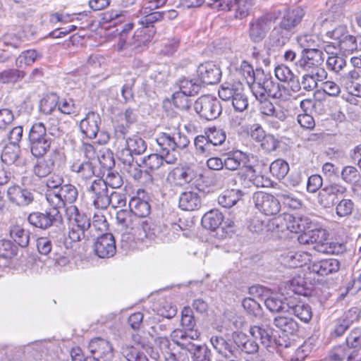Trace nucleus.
Listing matches in <instances>:
<instances>
[{"label": "nucleus", "instance_id": "1", "mask_svg": "<svg viewBox=\"0 0 361 361\" xmlns=\"http://www.w3.org/2000/svg\"><path fill=\"white\" fill-rule=\"evenodd\" d=\"M65 218L68 222V237L73 242L88 239V230L91 228L90 218L80 212L75 205H70L65 209Z\"/></svg>", "mask_w": 361, "mask_h": 361}, {"label": "nucleus", "instance_id": "2", "mask_svg": "<svg viewBox=\"0 0 361 361\" xmlns=\"http://www.w3.org/2000/svg\"><path fill=\"white\" fill-rule=\"evenodd\" d=\"M28 140L30 152L35 157L44 156L49 151L52 142L42 122H37L32 126L29 131Z\"/></svg>", "mask_w": 361, "mask_h": 361}, {"label": "nucleus", "instance_id": "3", "mask_svg": "<svg viewBox=\"0 0 361 361\" xmlns=\"http://www.w3.org/2000/svg\"><path fill=\"white\" fill-rule=\"evenodd\" d=\"M219 97L224 100L231 99L232 105L236 111L242 112L248 106L247 97L244 93L241 82H225L219 90Z\"/></svg>", "mask_w": 361, "mask_h": 361}, {"label": "nucleus", "instance_id": "4", "mask_svg": "<svg viewBox=\"0 0 361 361\" xmlns=\"http://www.w3.org/2000/svg\"><path fill=\"white\" fill-rule=\"evenodd\" d=\"M279 18L277 12L267 13L249 23V37L253 42H262Z\"/></svg>", "mask_w": 361, "mask_h": 361}, {"label": "nucleus", "instance_id": "5", "mask_svg": "<svg viewBox=\"0 0 361 361\" xmlns=\"http://www.w3.org/2000/svg\"><path fill=\"white\" fill-rule=\"evenodd\" d=\"M27 221L32 226L41 229L56 226L58 228L55 231L56 237L61 235L59 225L62 224V216L58 209H51L44 212H32L27 216Z\"/></svg>", "mask_w": 361, "mask_h": 361}, {"label": "nucleus", "instance_id": "6", "mask_svg": "<svg viewBox=\"0 0 361 361\" xmlns=\"http://www.w3.org/2000/svg\"><path fill=\"white\" fill-rule=\"evenodd\" d=\"M101 123L102 121L99 114L90 111L80 121L79 128L80 132L89 139L95 138L97 134L99 133L102 138L99 140V142L104 144L109 140V137L104 132L99 131Z\"/></svg>", "mask_w": 361, "mask_h": 361}, {"label": "nucleus", "instance_id": "7", "mask_svg": "<svg viewBox=\"0 0 361 361\" xmlns=\"http://www.w3.org/2000/svg\"><path fill=\"white\" fill-rule=\"evenodd\" d=\"M195 111L208 121L217 118L221 113V105L216 98L204 95L198 98L194 104Z\"/></svg>", "mask_w": 361, "mask_h": 361}, {"label": "nucleus", "instance_id": "8", "mask_svg": "<svg viewBox=\"0 0 361 361\" xmlns=\"http://www.w3.org/2000/svg\"><path fill=\"white\" fill-rule=\"evenodd\" d=\"M252 200L255 207L265 215H276L281 211L280 200L271 194L259 191L253 194Z\"/></svg>", "mask_w": 361, "mask_h": 361}, {"label": "nucleus", "instance_id": "9", "mask_svg": "<svg viewBox=\"0 0 361 361\" xmlns=\"http://www.w3.org/2000/svg\"><path fill=\"white\" fill-rule=\"evenodd\" d=\"M324 54L320 49L302 51L300 59L297 61L296 67L304 71H317L324 70L322 65L324 61Z\"/></svg>", "mask_w": 361, "mask_h": 361}, {"label": "nucleus", "instance_id": "10", "mask_svg": "<svg viewBox=\"0 0 361 361\" xmlns=\"http://www.w3.org/2000/svg\"><path fill=\"white\" fill-rule=\"evenodd\" d=\"M7 197L13 204L18 207H25L35 201V191L18 185H13L8 188Z\"/></svg>", "mask_w": 361, "mask_h": 361}, {"label": "nucleus", "instance_id": "11", "mask_svg": "<svg viewBox=\"0 0 361 361\" xmlns=\"http://www.w3.org/2000/svg\"><path fill=\"white\" fill-rule=\"evenodd\" d=\"M270 348H275L282 356H286L291 352L295 351L297 357L295 360L292 357L290 358L291 361H302L304 359L303 356L298 357L299 354L302 352V350L298 348L295 341L290 339L287 334L279 336L277 338H272L271 347Z\"/></svg>", "mask_w": 361, "mask_h": 361}, {"label": "nucleus", "instance_id": "12", "mask_svg": "<svg viewBox=\"0 0 361 361\" xmlns=\"http://www.w3.org/2000/svg\"><path fill=\"white\" fill-rule=\"evenodd\" d=\"M87 192L90 195L93 205L97 209H106L108 188L103 179H96L93 180L90 186L87 188Z\"/></svg>", "mask_w": 361, "mask_h": 361}, {"label": "nucleus", "instance_id": "13", "mask_svg": "<svg viewBox=\"0 0 361 361\" xmlns=\"http://www.w3.org/2000/svg\"><path fill=\"white\" fill-rule=\"evenodd\" d=\"M94 250L100 258L113 257L116 251L114 235L106 233L98 237L94 245Z\"/></svg>", "mask_w": 361, "mask_h": 361}, {"label": "nucleus", "instance_id": "14", "mask_svg": "<svg viewBox=\"0 0 361 361\" xmlns=\"http://www.w3.org/2000/svg\"><path fill=\"white\" fill-rule=\"evenodd\" d=\"M200 83L214 85L219 82L221 76V71L219 66L212 62L200 64L197 70Z\"/></svg>", "mask_w": 361, "mask_h": 361}, {"label": "nucleus", "instance_id": "15", "mask_svg": "<svg viewBox=\"0 0 361 361\" xmlns=\"http://www.w3.org/2000/svg\"><path fill=\"white\" fill-rule=\"evenodd\" d=\"M156 142L159 147V152L165 156V162L169 164H175L177 157L172 143L171 133H161L156 138Z\"/></svg>", "mask_w": 361, "mask_h": 361}, {"label": "nucleus", "instance_id": "16", "mask_svg": "<svg viewBox=\"0 0 361 361\" xmlns=\"http://www.w3.org/2000/svg\"><path fill=\"white\" fill-rule=\"evenodd\" d=\"M308 268L310 272L324 276L337 272L340 262L336 259H322L311 262Z\"/></svg>", "mask_w": 361, "mask_h": 361}, {"label": "nucleus", "instance_id": "17", "mask_svg": "<svg viewBox=\"0 0 361 361\" xmlns=\"http://www.w3.org/2000/svg\"><path fill=\"white\" fill-rule=\"evenodd\" d=\"M249 161L247 154L237 150L228 152L227 157L223 161V164L226 169L225 170L230 172L238 170L241 165H243L244 171H245V166H249L247 165Z\"/></svg>", "mask_w": 361, "mask_h": 361}, {"label": "nucleus", "instance_id": "18", "mask_svg": "<svg viewBox=\"0 0 361 361\" xmlns=\"http://www.w3.org/2000/svg\"><path fill=\"white\" fill-rule=\"evenodd\" d=\"M56 151L47 157H37L33 166V173L39 178H45L50 175L55 168Z\"/></svg>", "mask_w": 361, "mask_h": 361}, {"label": "nucleus", "instance_id": "19", "mask_svg": "<svg viewBox=\"0 0 361 361\" xmlns=\"http://www.w3.org/2000/svg\"><path fill=\"white\" fill-rule=\"evenodd\" d=\"M88 348L91 353L99 358L109 360L113 357V348L111 343L104 338L97 337L92 338L89 343Z\"/></svg>", "mask_w": 361, "mask_h": 361}, {"label": "nucleus", "instance_id": "20", "mask_svg": "<svg viewBox=\"0 0 361 361\" xmlns=\"http://www.w3.org/2000/svg\"><path fill=\"white\" fill-rule=\"evenodd\" d=\"M252 90L257 99H263L270 93L272 88L276 84L271 76L264 75L263 78L255 79Z\"/></svg>", "mask_w": 361, "mask_h": 361}, {"label": "nucleus", "instance_id": "21", "mask_svg": "<svg viewBox=\"0 0 361 361\" xmlns=\"http://www.w3.org/2000/svg\"><path fill=\"white\" fill-rule=\"evenodd\" d=\"M256 0H227L226 4H221L222 11L231 10L236 7L237 16L243 18L247 16L255 6Z\"/></svg>", "mask_w": 361, "mask_h": 361}, {"label": "nucleus", "instance_id": "22", "mask_svg": "<svg viewBox=\"0 0 361 361\" xmlns=\"http://www.w3.org/2000/svg\"><path fill=\"white\" fill-rule=\"evenodd\" d=\"M292 33L279 23L274 26L269 33L267 42L274 47H281L290 39Z\"/></svg>", "mask_w": 361, "mask_h": 361}, {"label": "nucleus", "instance_id": "23", "mask_svg": "<svg viewBox=\"0 0 361 361\" xmlns=\"http://www.w3.org/2000/svg\"><path fill=\"white\" fill-rule=\"evenodd\" d=\"M301 78L302 87L306 91H312L317 87L318 82L323 81L327 77L325 70H317V71H305Z\"/></svg>", "mask_w": 361, "mask_h": 361}, {"label": "nucleus", "instance_id": "24", "mask_svg": "<svg viewBox=\"0 0 361 361\" xmlns=\"http://www.w3.org/2000/svg\"><path fill=\"white\" fill-rule=\"evenodd\" d=\"M304 15L305 12L301 8L288 10L279 24L293 34V28L300 23Z\"/></svg>", "mask_w": 361, "mask_h": 361}, {"label": "nucleus", "instance_id": "25", "mask_svg": "<svg viewBox=\"0 0 361 361\" xmlns=\"http://www.w3.org/2000/svg\"><path fill=\"white\" fill-rule=\"evenodd\" d=\"M179 207L185 211H194L201 206V200L199 194L194 191H186L179 197Z\"/></svg>", "mask_w": 361, "mask_h": 361}, {"label": "nucleus", "instance_id": "26", "mask_svg": "<svg viewBox=\"0 0 361 361\" xmlns=\"http://www.w3.org/2000/svg\"><path fill=\"white\" fill-rule=\"evenodd\" d=\"M181 345L191 355L192 361H211V351L205 345H197L192 341Z\"/></svg>", "mask_w": 361, "mask_h": 361}, {"label": "nucleus", "instance_id": "27", "mask_svg": "<svg viewBox=\"0 0 361 361\" xmlns=\"http://www.w3.org/2000/svg\"><path fill=\"white\" fill-rule=\"evenodd\" d=\"M249 333L253 338L259 340L261 344L270 350L272 337L267 326L264 324L251 326Z\"/></svg>", "mask_w": 361, "mask_h": 361}, {"label": "nucleus", "instance_id": "28", "mask_svg": "<svg viewBox=\"0 0 361 361\" xmlns=\"http://www.w3.org/2000/svg\"><path fill=\"white\" fill-rule=\"evenodd\" d=\"M264 303L267 309L272 313L290 311V304L285 302L281 296L270 295L264 299Z\"/></svg>", "mask_w": 361, "mask_h": 361}, {"label": "nucleus", "instance_id": "29", "mask_svg": "<svg viewBox=\"0 0 361 361\" xmlns=\"http://www.w3.org/2000/svg\"><path fill=\"white\" fill-rule=\"evenodd\" d=\"M274 324L287 335H294L298 330V323L290 317L278 316L274 318Z\"/></svg>", "mask_w": 361, "mask_h": 361}, {"label": "nucleus", "instance_id": "30", "mask_svg": "<svg viewBox=\"0 0 361 361\" xmlns=\"http://www.w3.org/2000/svg\"><path fill=\"white\" fill-rule=\"evenodd\" d=\"M71 170L85 180H89L94 176V168L90 161H76L71 165Z\"/></svg>", "mask_w": 361, "mask_h": 361}, {"label": "nucleus", "instance_id": "31", "mask_svg": "<svg viewBox=\"0 0 361 361\" xmlns=\"http://www.w3.org/2000/svg\"><path fill=\"white\" fill-rule=\"evenodd\" d=\"M260 101L259 111L271 118H277L280 121H283L286 118V115L281 109H277L274 105L266 98L258 99Z\"/></svg>", "mask_w": 361, "mask_h": 361}, {"label": "nucleus", "instance_id": "32", "mask_svg": "<svg viewBox=\"0 0 361 361\" xmlns=\"http://www.w3.org/2000/svg\"><path fill=\"white\" fill-rule=\"evenodd\" d=\"M224 216L216 209H212L204 214L202 219V225L207 229L215 230L221 224Z\"/></svg>", "mask_w": 361, "mask_h": 361}, {"label": "nucleus", "instance_id": "33", "mask_svg": "<svg viewBox=\"0 0 361 361\" xmlns=\"http://www.w3.org/2000/svg\"><path fill=\"white\" fill-rule=\"evenodd\" d=\"M243 196L240 190H226L218 197L219 204L225 208H231L234 206Z\"/></svg>", "mask_w": 361, "mask_h": 361}, {"label": "nucleus", "instance_id": "34", "mask_svg": "<svg viewBox=\"0 0 361 361\" xmlns=\"http://www.w3.org/2000/svg\"><path fill=\"white\" fill-rule=\"evenodd\" d=\"M131 212L140 219L147 217L151 210L149 204L139 197H133L129 202Z\"/></svg>", "mask_w": 361, "mask_h": 361}, {"label": "nucleus", "instance_id": "35", "mask_svg": "<svg viewBox=\"0 0 361 361\" xmlns=\"http://www.w3.org/2000/svg\"><path fill=\"white\" fill-rule=\"evenodd\" d=\"M10 237L21 247H26L29 245L30 235L29 231L25 230L18 225L11 226Z\"/></svg>", "mask_w": 361, "mask_h": 361}, {"label": "nucleus", "instance_id": "36", "mask_svg": "<svg viewBox=\"0 0 361 361\" xmlns=\"http://www.w3.org/2000/svg\"><path fill=\"white\" fill-rule=\"evenodd\" d=\"M177 85L180 92L190 96L197 94L201 88V83L198 78H180L177 82Z\"/></svg>", "mask_w": 361, "mask_h": 361}, {"label": "nucleus", "instance_id": "37", "mask_svg": "<svg viewBox=\"0 0 361 361\" xmlns=\"http://www.w3.org/2000/svg\"><path fill=\"white\" fill-rule=\"evenodd\" d=\"M293 215L289 214H283L272 219L269 222V229L277 232H283L286 230L290 231V225H292Z\"/></svg>", "mask_w": 361, "mask_h": 361}, {"label": "nucleus", "instance_id": "38", "mask_svg": "<svg viewBox=\"0 0 361 361\" xmlns=\"http://www.w3.org/2000/svg\"><path fill=\"white\" fill-rule=\"evenodd\" d=\"M315 226L314 222L308 216H293L292 219V225H290V232L302 233L310 231Z\"/></svg>", "mask_w": 361, "mask_h": 361}, {"label": "nucleus", "instance_id": "39", "mask_svg": "<svg viewBox=\"0 0 361 361\" xmlns=\"http://www.w3.org/2000/svg\"><path fill=\"white\" fill-rule=\"evenodd\" d=\"M210 342L216 352L225 357H228L229 355H233V349L232 345L222 336H212L210 338Z\"/></svg>", "mask_w": 361, "mask_h": 361}, {"label": "nucleus", "instance_id": "40", "mask_svg": "<svg viewBox=\"0 0 361 361\" xmlns=\"http://www.w3.org/2000/svg\"><path fill=\"white\" fill-rule=\"evenodd\" d=\"M104 20L117 25L124 22L129 21L130 14L128 11L111 10L104 13Z\"/></svg>", "mask_w": 361, "mask_h": 361}, {"label": "nucleus", "instance_id": "41", "mask_svg": "<svg viewBox=\"0 0 361 361\" xmlns=\"http://www.w3.org/2000/svg\"><path fill=\"white\" fill-rule=\"evenodd\" d=\"M300 321L307 323L312 319V312L310 306L304 302H298L296 305H290V311Z\"/></svg>", "mask_w": 361, "mask_h": 361}, {"label": "nucleus", "instance_id": "42", "mask_svg": "<svg viewBox=\"0 0 361 361\" xmlns=\"http://www.w3.org/2000/svg\"><path fill=\"white\" fill-rule=\"evenodd\" d=\"M196 153L200 155L209 156L215 151L214 147L207 139V135H199L194 140Z\"/></svg>", "mask_w": 361, "mask_h": 361}, {"label": "nucleus", "instance_id": "43", "mask_svg": "<svg viewBox=\"0 0 361 361\" xmlns=\"http://www.w3.org/2000/svg\"><path fill=\"white\" fill-rule=\"evenodd\" d=\"M243 175L249 179V180L256 187H268L271 180L261 174H256L255 169L252 166H245V171Z\"/></svg>", "mask_w": 361, "mask_h": 361}, {"label": "nucleus", "instance_id": "44", "mask_svg": "<svg viewBox=\"0 0 361 361\" xmlns=\"http://www.w3.org/2000/svg\"><path fill=\"white\" fill-rule=\"evenodd\" d=\"M20 149L19 145H7L1 154V161L7 164H16L19 159Z\"/></svg>", "mask_w": 361, "mask_h": 361}, {"label": "nucleus", "instance_id": "45", "mask_svg": "<svg viewBox=\"0 0 361 361\" xmlns=\"http://www.w3.org/2000/svg\"><path fill=\"white\" fill-rule=\"evenodd\" d=\"M125 146L135 155L143 154L147 147L146 142L138 136L127 138Z\"/></svg>", "mask_w": 361, "mask_h": 361}, {"label": "nucleus", "instance_id": "46", "mask_svg": "<svg viewBox=\"0 0 361 361\" xmlns=\"http://www.w3.org/2000/svg\"><path fill=\"white\" fill-rule=\"evenodd\" d=\"M42 55L34 49H29L23 51L16 60V64L19 68L26 67L32 65Z\"/></svg>", "mask_w": 361, "mask_h": 361}, {"label": "nucleus", "instance_id": "47", "mask_svg": "<svg viewBox=\"0 0 361 361\" xmlns=\"http://www.w3.org/2000/svg\"><path fill=\"white\" fill-rule=\"evenodd\" d=\"M138 36L133 35L129 36V34L126 35L125 32L119 33L118 41L116 45L118 51H123L128 48H137L140 46Z\"/></svg>", "mask_w": 361, "mask_h": 361}, {"label": "nucleus", "instance_id": "48", "mask_svg": "<svg viewBox=\"0 0 361 361\" xmlns=\"http://www.w3.org/2000/svg\"><path fill=\"white\" fill-rule=\"evenodd\" d=\"M282 202L293 209H300L302 205V201L298 198L295 195L288 191H281L276 194Z\"/></svg>", "mask_w": 361, "mask_h": 361}, {"label": "nucleus", "instance_id": "49", "mask_svg": "<svg viewBox=\"0 0 361 361\" xmlns=\"http://www.w3.org/2000/svg\"><path fill=\"white\" fill-rule=\"evenodd\" d=\"M234 182V174L226 170H221L214 176L215 185L221 188L229 187Z\"/></svg>", "mask_w": 361, "mask_h": 361}, {"label": "nucleus", "instance_id": "50", "mask_svg": "<svg viewBox=\"0 0 361 361\" xmlns=\"http://www.w3.org/2000/svg\"><path fill=\"white\" fill-rule=\"evenodd\" d=\"M58 106V98L56 94H51L43 97L39 102V111L45 114H51Z\"/></svg>", "mask_w": 361, "mask_h": 361}, {"label": "nucleus", "instance_id": "51", "mask_svg": "<svg viewBox=\"0 0 361 361\" xmlns=\"http://www.w3.org/2000/svg\"><path fill=\"white\" fill-rule=\"evenodd\" d=\"M205 134L214 149L216 146L222 145L226 137V133L222 129L216 128H209Z\"/></svg>", "mask_w": 361, "mask_h": 361}, {"label": "nucleus", "instance_id": "52", "mask_svg": "<svg viewBox=\"0 0 361 361\" xmlns=\"http://www.w3.org/2000/svg\"><path fill=\"white\" fill-rule=\"evenodd\" d=\"M46 199L50 206L53 209H58L59 208L63 207V196L61 193V188L47 190L46 192Z\"/></svg>", "mask_w": 361, "mask_h": 361}, {"label": "nucleus", "instance_id": "53", "mask_svg": "<svg viewBox=\"0 0 361 361\" xmlns=\"http://www.w3.org/2000/svg\"><path fill=\"white\" fill-rule=\"evenodd\" d=\"M20 41L16 37L9 38V37H5L0 47L2 48L4 53L0 56V62H4L10 58V53L8 48L12 47L17 49L20 47Z\"/></svg>", "mask_w": 361, "mask_h": 361}, {"label": "nucleus", "instance_id": "54", "mask_svg": "<svg viewBox=\"0 0 361 361\" xmlns=\"http://www.w3.org/2000/svg\"><path fill=\"white\" fill-rule=\"evenodd\" d=\"M341 178L346 183L354 185L360 180L361 174L355 167L346 166L342 169Z\"/></svg>", "mask_w": 361, "mask_h": 361}, {"label": "nucleus", "instance_id": "55", "mask_svg": "<svg viewBox=\"0 0 361 361\" xmlns=\"http://www.w3.org/2000/svg\"><path fill=\"white\" fill-rule=\"evenodd\" d=\"M173 176L176 177L178 184L183 185L192 182L195 178L193 169L189 167L176 169L173 171Z\"/></svg>", "mask_w": 361, "mask_h": 361}, {"label": "nucleus", "instance_id": "56", "mask_svg": "<svg viewBox=\"0 0 361 361\" xmlns=\"http://www.w3.org/2000/svg\"><path fill=\"white\" fill-rule=\"evenodd\" d=\"M312 243L315 244L314 249L319 252V247L321 245H326L328 243L326 240L328 237V233L325 229L317 228L315 226L310 230Z\"/></svg>", "mask_w": 361, "mask_h": 361}, {"label": "nucleus", "instance_id": "57", "mask_svg": "<svg viewBox=\"0 0 361 361\" xmlns=\"http://www.w3.org/2000/svg\"><path fill=\"white\" fill-rule=\"evenodd\" d=\"M271 174L278 179L286 176L289 171L288 164L283 159H277L273 161L269 167Z\"/></svg>", "mask_w": 361, "mask_h": 361}, {"label": "nucleus", "instance_id": "58", "mask_svg": "<svg viewBox=\"0 0 361 361\" xmlns=\"http://www.w3.org/2000/svg\"><path fill=\"white\" fill-rule=\"evenodd\" d=\"M346 66V60L338 54L329 56L326 59L327 68L334 73H339Z\"/></svg>", "mask_w": 361, "mask_h": 361}, {"label": "nucleus", "instance_id": "59", "mask_svg": "<svg viewBox=\"0 0 361 361\" xmlns=\"http://www.w3.org/2000/svg\"><path fill=\"white\" fill-rule=\"evenodd\" d=\"M45 128L49 135L54 137H59L63 135V130L61 127V122L58 118L50 116L46 121Z\"/></svg>", "mask_w": 361, "mask_h": 361}, {"label": "nucleus", "instance_id": "60", "mask_svg": "<svg viewBox=\"0 0 361 361\" xmlns=\"http://www.w3.org/2000/svg\"><path fill=\"white\" fill-rule=\"evenodd\" d=\"M165 161V156L159 154H151L143 159V164L146 168L151 171H155L162 166Z\"/></svg>", "mask_w": 361, "mask_h": 361}, {"label": "nucleus", "instance_id": "61", "mask_svg": "<svg viewBox=\"0 0 361 361\" xmlns=\"http://www.w3.org/2000/svg\"><path fill=\"white\" fill-rule=\"evenodd\" d=\"M348 349L361 350V327L353 328L345 338Z\"/></svg>", "mask_w": 361, "mask_h": 361}, {"label": "nucleus", "instance_id": "62", "mask_svg": "<svg viewBox=\"0 0 361 361\" xmlns=\"http://www.w3.org/2000/svg\"><path fill=\"white\" fill-rule=\"evenodd\" d=\"M297 41L302 48V51H308L311 49H318V37L314 35H303L298 36Z\"/></svg>", "mask_w": 361, "mask_h": 361}, {"label": "nucleus", "instance_id": "63", "mask_svg": "<svg viewBox=\"0 0 361 361\" xmlns=\"http://www.w3.org/2000/svg\"><path fill=\"white\" fill-rule=\"evenodd\" d=\"M61 188V193L63 196V207L68 204L75 202L78 196V189L71 184L63 185Z\"/></svg>", "mask_w": 361, "mask_h": 361}, {"label": "nucleus", "instance_id": "64", "mask_svg": "<svg viewBox=\"0 0 361 361\" xmlns=\"http://www.w3.org/2000/svg\"><path fill=\"white\" fill-rule=\"evenodd\" d=\"M183 92L177 91L173 94V103L176 107L181 110H188L191 106V100Z\"/></svg>", "mask_w": 361, "mask_h": 361}]
</instances>
